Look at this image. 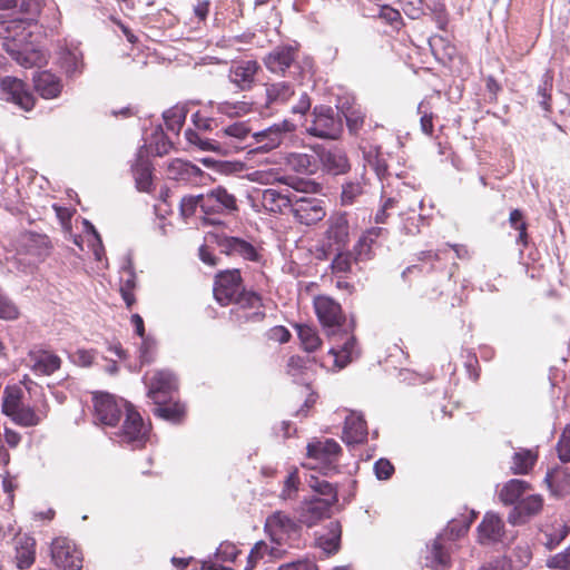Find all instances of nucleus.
Wrapping results in <instances>:
<instances>
[{
    "label": "nucleus",
    "instance_id": "obj_47",
    "mask_svg": "<svg viewBox=\"0 0 570 570\" xmlns=\"http://www.w3.org/2000/svg\"><path fill=\"white\" fill-rule=\"evenodd\" d=\"M186 115L187 110L184 106H174L166 110L163 117L167 129L178 134L185 122Z\"/></svg>",
    "mask_w": 570,
    "mask_h": 570
},
{
    "label": "nucleus",
    "instance_id": "obj_28",
    "mask_svg": "<svg viewBox=\"0 0 570 570\" xmlns=\"http://www.w3.org/2000/svg\"><path fill=\"white\" fill-rule=\"evenodd\" d=\"M341 534V524L337 521H331L324 532L316 534V546L327 556L334 554L340 549Z\"/></svg>",
    "mask_w": 570,
    "mask_h": 570
},
{
    "label": "nucleus",
    "instance_id": "obj_53",
    "mask_svg": "<svg viewBox=\"0 0 570 570\" xmlns=\"http://www.w3.org/2000/svg\"><path fill=\"white\" fill-rule=\"evenodd\" d=\"M203 198H204V194H200L197 196L190 195V196L183 197L180 200V204H179L180 215L184 218L191 217L198 207L202 209Z\"/></svg>",
    "mask_w": 570,
    "mask_h": 570
},
{
    "label": "nucleus",
    "instance_id": "obj_39",
    "mask_svg": "<svg viewBox=\"0 0 570 570\" xmlns=\"http://www.w3.org/2000/svg\"><path fill=\"white\" fill-rule=\"evenodd\" d=\"M285 552V548H279L277 546L269 547L265 541H258L254 544L247 557L245 570H253L256 563L266 554H269L273 558H282Z\"/></svg>",
    "mask_w": 570,
    "mask_h": 570
},
{
    "label": "nucleus",
    "instance_id": "obj_5",
    "mask_svg": "<svg viewBox=\"0 0 570 570\" xmlns=\"http://www.w3.org/2000/svg\"><path fill=\"white\" fill-rule=\"evenodd\" d=\"M326 230L318 258L327 259L334 250L344 249L350 242V224L345 214H334L326 220Z\"/></svg>",
    "mask_w": 570,
    "mask_h": 570
},
{
    "label": "nucleus",
    "instance_id": "obj_64",
    "mask_svg": "<svg viewBox=\"0 0 570 570\" xmlns=\"http://www.w3.org/2000/svg\"><path fill=\"white\" fill-rule=\"evenodd\" d=\"M424 102H421L417 107V112L421 115L420 125L421 130L428 135L431 136L433 134V114L428 112L426 110H423Z\"/></svg>",
    "mask_w": 570,
    "mask_h": 570
},
{
    "label": "nucleus",
    "instance_id": "obj_41",
    "mask_svg": "<svg viewBox=\"0 0 570 570\" xmlns=\"http://www.w3.org/2000/svg\"><path fill=\"white\" fill-rule=\"evenodd\" d=\"M529 487L523 480L512 479L503 485L499 498L504 504H517Z\"/></svg>",
    "mask_w": 570,
    "mask_h": 570
},
{
    "label": "nucleus",
    "instance_id": "obj_15",
    "mask_svg": "<svg viewBox=\"0 0 570 570\" xmlns=\"http://www.w3.org/2000/svg\"><path fill=\"white\" fill-rule=\"evenodd\" d=\"M220 146L233 150H242L250 147L253 134L247 122L235 121L224 126L217 131Z\"/></svg>",
    "mask_w": 570,
    "mask_h": 570
},
{
    "label": "nucleus",
    "instance_id": "obj_55",
    "mask_svg": "<svg viewBox=\"0 0 570 570\" xmlns=\"http://www.w3.org/2000/svg\"><path fill=\"white\" fill-rule=\"evenodd\" d=\"M19 317L18 306L2 292H0V318L12 321Z\"/></svg>",
    "mask_w": 570,
    "mask_h": 570
},
{
    "label": "nucleus",
    "instance_id": "obj_8",
    "mask_svg": "<svg viewBox=\"0 0 570 570\" xmlns=\"http://www.w3.org/2000/svg\"><path fill=\"white\" fill-rule=\"evenodd\" d=\"M299 191L293 194L289 212L293 214L295 219L304 225L311 226L321 222L326 210L323 206L324 202L306 195H298Z\"/></svg>",
    "mask_w": 570,
    "mask_h": 570
},
{
    "label": "nucleus",
    "instance_id": "obj_32",
    "mask_svg": "<svg viewBox=\"0 0 570 570\" xmlns=\"http://www.w3.org/2000/svg\"><path fill=\"white\" fill-rule=\"evenodd\" d=\"M20 244L26 254L37 258L45 257L49 250L48 237L37 233H26L22 235Z\"/></svg>",
    "mask_w": 570,
    "mask_h": 570
},
{
    "label": "nucleus",
    "instance_id": "obj_56",
    "mask_svg": "<svg viewBox=\"0 0 570 570\" xmlns=\"http://www.w3.org/2000/svg\"><path fill=\"white\" fill-rule=\"evenodd\" d=\"M298 484H299V479H298V474H297V471H293L291 472L286 480L284 481V487H283V490L281 492V499L283 500H293L296 498V493L298 491Z\"/></svg>",
    "mask_w": 570,
    "mask_h": 570
},
{
    "label": "nucleus",
    "instance_id": "obj_9",
    "mask_svg": "<svg viewBox=\"0 0 570 570\" xmlns=\"http://www.w3.org/2000/svg\"><path fill=\"white\" fill-rule=\"evenodd\" d=\"M51 559L61 570H80L82 556L76 544L67 538H57L50 547Z\"/></svg>",
    "mask_w": 570,
    "mask_h": 570
},
{
    "label": "nucleus",
    "instance_id": "obj_51",
    "mask_svg": "<svg viewBox=\"0 0 570 570\" xmlns=\"http://www.w3.org/2000/svg\"><path fill=\"white\" fill-rule=\"evenodd\" d=\"M161 403L163 402L156 403L157 406L154 409L155 415L163 417L167 421H171V422L180 421V419L183 417V415L185 413L184 405H181L179 403H173V404H161Z\"/></svg>",
    "mask_w": 570,
    "mask_h": 570
},
{
    "label": "nucleus",
    "instance_id": "obj_50",
    "mask_svg": "<svg viewBox=\"0 0 570 570\" xmlns=\"http://www.w3.org/2000/svg\"><path fill=\"white\" fill-rule=\"evenodd\" d=\"M252 110V104L245 100L242 101H222L217 104V111L228 117H239L248 114Z\"/></svg>",
    "mask_w": 570,
    "mask_h": 570
},
{
    "label": "nucleus",
    "instance_id": "obj_18",
    "mask_svg": "<svg viewBox=\"0 0 570 570\" xmlns=\"http://www.w3.org/2000/svg\"><path fill=\"white\" fill-rule=\"evenodd\" d=\"M215 243L220 253L228 256H239L252 262H257L259 259V254L254 245L243 238L217 235L215 236Z\"/></svg>",
    "mask_w": 570,
    "mask_h": 570
},
{
    "label": "nucleus",
    "instance_id": "obj_4",
    "mask_svg": "<svg viewBox=\"0 0 570 570\" xmlns=\"http://www.w3.org/2000/svg\"><path fill=\"white\" fill-rule=\"evenodd\" d=\"M469 527L470 522L450 521L444 533L436 537L431 547H428L425 566L431 570H445L450 566V554L443 544L444 538L455 540L466 533Z\"/></svg>",
    "mask_w": 570,
    "mask_h": 570
},
{
    "label": "nucleus",
    "instance_id": "obj_40",
    "mask_svg": "<svg viewBox=\"0 0 570 570\" xmlns=\"http://www.w3.org/2000/svg\"><path fill=\"white\" fill-rule=\"evenodd\" d=\"M169 170L175 179L186 181H196L204 174L198 166L181 159L174 160L169 166Z\"/></svg>",
    "mask_w": 570,
    "mask_h": 570
},
{
    "label": "nucleus",
    "instance_id": "obj_6",
    "mask_svg": "<svg viewBox=\"0 0 570 570\" xmlns=\"http://www.w3.org/2000/svg\"><path fill=\"white\" fill-rule=\"evenodd\" d=\"M341 453L340 444L333 439L314 440L307 444V456L314 463H308L311 469H318L324 475L336 471V464Z\"/></svg>",
    "mask_w": 570,
    "mask_h": 570
},
{
    "label": "nucleus",
    "instance_id": "obj_12",
    "mask_svg": "<svg viewBox=\"0 0 570 570\" xmlns=\"http://www.w3.org/2000/svg\"><path fill=\"white\" fill-rule=\"evenodd\" d=\"M294 129L295 126L288 120L274 124L264 130L253 134L250 148L253 147L261 151H271L281 146L286 134L294 131Z\"/></svg>",
    "mask_w": 570,
    "mask_h": 570
},
{
    "label": "nucleus",
    "instance_id": "obj_25",
    "mask_svg": "<svg viewBox=\"0 0 570 570\" xmlns=\"http://www.w3.org/2000/svg\"><path fill=\"white\" fill-rule=\"evenodd\" d=\"M287 165L301 174L313 175L320 168L318 147L313 148L312 153H291L286 157Z\"/></svg>",
    "mask_w": 570,
    "mask_h": 570
},
{
    "label": "nucleus",
    "instance_id": "obj_31",
    "mask_svg": "<svg viewBox=\"0 0 570 570\" xmlns=\"http://www.w3.org/2000/svg\"><path fill=\"white\" fill-rule=\"evenodd\" d=\"M232 304H235L243 309H255L253 313L244 315L246 321L258 322L265 316V313L261 311L262 298L255 292L243 289Z\"/></svg>",
    "mask_w": 570,
    "mask_h": 570
},
{
    "label": "nucleus",
    "instance_id": "obj_24",
    "mask_svg": "<svg viewBox=\"0 0 570 570\" xmlns=\"http://www.w3.org/2000/svg\"><path fill=\"white\" fill-rule=\"evenodd\" d=\"M177 389L175 375L166 370L157 371L150 380L148 396L155 402H163V397Z\"/></svg>",
    "mask_w": 570,
    "mask_h": 570
},
{
    "label": "nucleus",
    "instance_id": "obj_20",
    "mask_svg": "<svg viewBox=\"0 0 570 570\" xmlns=\"http://www.w3.org/2000/svg\"><path fill=\"white\" fill-rule=\"evenodd\" d=\"M318 159L323 170L334 176L346 174L351 169L345 151L340 148L318 147Z\"/></svg>",
    "mask_w": 570,
    "mask_h": 570
},
{
    "label": "nucleus",
    "instance_id": "obj_60",
    "mask_svg": "<svg viewBox=\"0 0 570 570\" xmlns=\"http://www.w3.org/2000/svg\"><path fill=\"white\" fill-rule=\"evenodd\" d=\"M17 188H4V186L0 183V206H3L7 209H12L17 204Z\"/></svg>",
    "mask_w": 570,
    "mask_h": 570
},
{
    "label": "nucleus",
    "instance_id": "obj_37",
    "mask_svg": "<svg viewBox=\"0 0 570 570\" xmlns=\"http://www.w3.org/2000/svg\"><path fill=\"white\" fill-rule=\"evenodd\" d=\"M294 95L291 83L281 81L266 86V107L272 108L277 105L286 104Z\"/></svg>",
    "mask_w": 570,
    "mask_h": 570
},
{
    "label": "nucleus",
    "instance_id": "obj_63",
    "mask_svg": "<svg viewBox=\"0 0 570 570\" xmlns=\"http://www.w3.org/2000/svg\"><path fill=\"white\" fill-rule=\"evenodd\" d=\"M237 554L238 550L236 546L229 542L222 543L216 550V556L222 561H234Z\"/></svg>",
    "mask_w": 570,
    "mask_h": 570
},
{
    "label": "nucleus",
    "instance_id": "obj_38",
    "mask_svg": "<svg viewBox=\"0 0 570 570\" xmlns=\"http://www.w3.org/2000/svg\"><path fill=\"white\" fill-rule=\"evenodd\" d=\"M8 416L18 425L31 428L38 425L47 416V413L45 411L37 413L30 405L22 404Z\"/></svg>",
    "mask_w": 570,
    "mask_h": 570
},
{
    "label": "nucleus",
    "instance_id": "obj_2",
    "mask_svg": "<svg viewBox=\"0 0 570 570\" xmlns=\"http://www.w3.org/2000/svg\"><path fill=\"white\" fill-rule=\"evenodd\" d=\"M314 308L327 336H345L343 344H336L330 348V354L334 356L335 365L340 368L345 367L358 355V352L355 338L343 330L345 317L341 305L330 296L320 295L314 298Z\"/></svg>",
    "mask_w": 570,
    "mask_h": 570
},
{
    "label": "nucleus",
    "instance_id": "obj_10",
    "mask_svg": "<svg viewBox=\"0 0 570 570\" xmlns=\"http://www.w3.org/2000/svg\"><path fill=\"white\" fill-rule=\"evenodd\" d=\"M238 210L237 199L225 187L217 186L204 194L202 212L205 215H228Z\"/></svg>",
    "mask_w": 570,
    "mask_h": 570
},
{
    "label": "nucleus",
    "instance_id": "obj_11",
    "mask_svg": "<svg viewBox=\"0 0 570 570\" xmlns=\"http://www.w3.org/2000/svg\"><path fill=\"white\" fill-rule=\"evenodd\" d=\"M244 289L238 269H228L217 274L214 285L216 301L225 306L232 304Z\"/></svg>",
    "mask_w": 570,
    "mask_h": 570
},
{
    "label": "nucleus",
    "instance_id": "obj_48",
    "mask_svg": "<svg viewBox=\"0 0 570 570\" xmlns=\"http://www.w3.org/2000/svg\"><path fill=\"white\" fill-rule=\"evenodd\" d=\"M22 391L18 386H7L3 391L2 411L8 416L23 403L21 402Z\"/></svg>",
    "mask_w": 570,
    "mask_h": 570
},
{
    "label": "nucleus",
    "instance_id": "obj_42",
    "mask_svg": "<svg viewBox=\"0 0 570 570\" xmlns=\"http://www.w3.org/2000/svg\"><path fill=\"white\" fill-rule=\"evenodd\" d=\"M335 256L331 263L332 273L338 277L346 276L352 272L353 263L357 261L354 259L355 255L351 250H334Z\"/></svg>",
    "mask_w": 570,
    "mask_h": 570
},
{
    "label": "nucleus",
    "instance_id": "obj_49",
    "mask_svg": "<svg viewBox=\"0 0 570 570\" xmlns=\"http://www.w3.org/2000/svg\"><path fill=\"white\" fill-rule=\"evenodd\" d=\"M308 485L314 492L326 497L323 500L331 501L332 505L337 502V490L332 483L315 476H311Z\"/></svg>",
    "mask_w": 570,
    "mask_h": 570
},
{
    "label": "nucleus",
    "instance_id": "obj_54",
    "mask_svg": "<svg viewBox=\"0 0 570 570\" xmlns=\"http://www.w3.org/2000/svg\"><path fill=\"white\" fill-rule=\"evenodd\" d=\"M351 132L355 134L364 122V114L360 108L348 107L342 110Z\"/></svg>",
    "mask_w": 570,
    "mask_h": 570
},
{
    "label": "nucleus",
    "instance_id": "obj_59",
    "mask_svg": "<svg viewBox=\"0 0 570 570\" xmlns=\"http://www.w3.org/2000/svg\"><path fill=\"white\" fill-rule=\"evenodd\" d=\"M557 450L562 462L570 461V423L563 430Z\"/></svg>",
    "mask_w": 570,
    "mask_h": 570
},
{
    "label": "nucleus",
    "instance_id": "obj_44",
    "mask_svg": "<svg viewBox=\"0 0 570 570\" xmlns=\"http://www.w3.org/2000/svg\"><path fill=\"white\" fill-rule=\"evenodd\" d=\"M132 173L137 188L141 191H148L151 186V167L149 161L139 157L132 167Z\"/></svg>",
    "mask_w": 570,
    "mask_h": 570
},
{
    "label": "nucleus",
    "instance_id": "obj_43",
    "mask_svg": "<svg viewBox=\"0 0 570 570\" xmlns=\"http://www.w3.org/2000/svg\"><path fill=\"white\" fill-rule=\"evenodd\" d=\"M537 454L531 450H520L512 456L511 471L514 474H527L534 466Z\"/></svg>",
    "mask_w": 570,
    "mask_h": 570
},
{
    "label": "nucleus",
    "instance_id": "obj_61",
    "mask_svg": "<svg viewBox=\"0 0 570 570\" xmlns=\"http://www.w3.org/2000/svg\"><path fill=\"white\" fill-rule=\"evenodd\" d=\"M278 570H318L317 566L313 560L309 559H299L296 561L287 562L281 564Z\"/></svg>",
    "mask_w": 570,
    "mask_h": 570
},
{
    "label": "nucleus",
    "instance_id": "obj_22",
    "mask_svg": "<svg viewBox=\"0 0 570 570\" xmlns=\"http://www.w3.org/2000/svg\"><path fill=\"white\" fill-rule=\"evenodd\" d=\"M479 542L492 544L499 542L504 533V524L500 517L493 512H487L478 527Z\"/></svg>",
    "mask_w": 570,
    "mask_h": 570
},
{
    "label": "nucleus",
    "instance_id": "obj_29",
    "mask_svg": "<svg viewBox=\"0 0 570 570\" xmlns=\"http://www.w3.org/2000/svg\"><path fill=\"white\" fill-rule=\"evenodd\" d=\"M367 436L366 422L361 415L350 414L345 419L343 431V441L347 444H358L365 441Z\"/></svg>",
    "mask_w": 570,
    "mask_h": 570
},
{
    "label": "nucleus",
    "instance_id": "obj_35",
    "mask_svg": "<svg viewBox=\"0 0 570 570\" xmlns=\"http://www.w3.org/2000/svg\"><path fill=\"white\" fill-rule=\"evenodd\" d=\"M570 528L562 520H554L551 524H546L543 534V544L552 550L557 548L569 534Z\"/></svg>",
    "mask_w": 570,
    "mask_h": 570
},
{
    "label": "nucleus",
    "instance_id": "obj_14",
    "mask_svg": "<svg viewBox=\"0 0 570 570\" xmlns=\"http://www.w3.org/2000/svg\"><path fill=\"white\" fill-rule=\"evenodd\" d=\"M250 179L263 185L284 183L294 190L304 191V194L315 193L320 188V185L313 180L285 177L276 168L255 170L250 174Z\"/></svg>",
    "mask_w": 570,
    "mask_h": 570
},
{
    "label": "nucleus",
    "instance_id": "obj_21",
    "mask_svg": "<svg viewBox=\"0 0 570 570\" xmlns=\"http://www.w3.org/2000/svg\"><path fill=\"white\" fill-rule=\"evenodd\" d=\"M543 507L539 494H531L520 500L509 513L508 520L512 524L525 523L531 517L538 514Z\"/></svg>",
    "mask_w": 570,
    "mask_h": 570
},
{
    "label": "nucleus",
    "instance_id": "obj_16",
    "mask_svg": "<svg viewBox=\"0 0 570 570\" xmlns=\"http://www.w3.org/2000/svg\"><path fill=\"white\" fill-rule=\"evenodd\" d=\"M332 507L331 501L321 500V498L304 500L296 509L299 524L308 528L314 527L323 519L330 517Z\"/></svg>",
    "mask_w": 570,
    "mask_h": 570
},
{
    "label": "nucleus",
    "instance_id": "obj_23",
    "mask_svg": "<svg viewBox=\"0 0 570 570\" xmlns=\"http://www.w3.org/2000/svg\"><path fill=\"white\" fill-rule=\"evenodd\" d=\"M29 366L36 375H51L61 366V358L49 351L30 352Z\"/></svg>",
    "mask_w": 570,
    "mask_h": 570
},
{
    "label": "nucleus",
    "instance_id": "obj_46",
    "mask_svg": "<svg viewBox=\"0 0 570 570\" xmlns=\"http://www.w3.org/2000/svg\"><path fill=\"white\" fill-rule=\"evenodd\" d=\"M296 328L301 344L306 352H314L321 346L322 341L314 327L302 324L297 325Z\"/></svg>",
    "mask_w": 570,
    "mask_h": 570
},
{
    "label": "nucleus",
    "instance_id": "obj_13",
    "mask_svg": "<svg viewBox=\"0 0 570 570\" xmlns=\"http://www.w3.org/2000/svg\"><path fill=\"white\" fill-rule=\"evenodd\" d=\"M0 97L10 101L24 111H29L35 106V97L28 90L26 83L14 77H4L0 82Z\"/></svg>",
    "mask_w": 570,
    "mask_h": 570
},
{
    "label": "nucleus",
    "instance_id": "obj_36",
    "mask_svg": "<svg viewBox=\"0 0 570 570\" xmlns=\"http://www.w3.org/2000/svg\"><path fill=\"white\" fill-rule=\"evenodd\" d=\"M60 65L67 76L79 75L83 70V55L78 48H66L60 52Z\"/></svg>",
    "mask_w": 570,
    "mask_h": 570
},
{
    "label": "nucleus",
    "instance_id": "obj_3",
    "mask_svg": "<svg viewBox=\"0 0 570 570\" xmlns=\"http://www.w3.org/2000/svg\"><path fill=\"white\" fill-rule=\"evenodd\" d=\"M265 532L271 541L279 547H293L301 537L302 527L298 519H293L284 511H275L266 518Z\"/></svg>",
    "mask_w": 570,
    "mask_h": 570
},
{
    "label": "nucleus",
    "instance_id": "obj_19",
    "mask_svg": "<svg viewBox=\"0 0 570 570\" xmlns=\"http://www.w3.org/2000/svg\"><path fill=\"white\" fill-rule=\"evenodd\" d=\"M258 70L259 65L255 60L236 61L228 70V79L238 90L246 91L254 86Z\"/></svg>",
    "mask_w": 570,
    "mask_h": 570
},
{
    "label": "nucleus",
    "instance_id": "obj_27",
    "mask_svg": "<svg viewBox=\"0 0 570 570\" xmlns=\"http://www.w3.org/2000/svg\"><path fill=\"white\" fill-rule=\"evenodd\" d=\"M295 58V50L292 47H278L269 52L264 62L266 68L274 73H283Z\"/></svg>",
    "mask_w": 570,
    "mask_h": 570
},
{
    "label": "nucleus",
    "instance_id": "obj_33",
    "mask_svg": "<svg viewBox=\"0 0 570 570\" xmlns=\"http://www.w3.org/2000/svg\"><path fill=\"white\" fill-rule=\"evenodd\" d=\"M383 233V228L381 227H372L367 229L356 242L353 247V253L355 255V261H364L370 259L372 256V246L375 243L376 238Z\"/></svg>",
    "mask_w": 570,
    "mask_h": 570
},
{
    "label": "nucleus",
    "instance_id": "obj_57",
    "mask_svg": "<svg viewBox=\"0 0 570 570\" xmlns=\"http://www.w3.org/2000/svg\"><path fill=\"white\" fill-rule=\"evenodd\" d=\"M547 566L550 569L570 570V546L563 551L548 558Z\"/></svg>",
    "mask_w": 570,
    "mask_h": 570
},
{
    "label": "nucleus",
    "instance_id": "obj_17",
    "mask_svg": "<svg viewBox=\"0 0 570 570\" xmlns=\"http://www.w3.org/2000/svg\"><path fill=\"white\" fill-rule=\"evenodd\" d=\"M13 563L20 570L29 569L36 561V539L29 533L18 532L12 538Z\"/></svg>",
    "mask_w": 570,
    "mask_h": 570
},
{
    "label": "nucleus",
    "instance_id": "obj_7",
    "mask_svg": "<svg viewBox=\"0 0 570 570\" xmlns=\"http://www.w3.org/2000/svg\"><path fill=\"white\" fill-rule=\"evenodd\" d=\"M342 130V118L338 111L330 106H316L313 110V120L306 127L309 135L322 139H336Z\"/></svg>",
    "mask_w": 570,
    "mask_h": 570
},
{
    "label": "nucleus",
    "instance_id": "obj_62",
    "mask_svg": "<svg viewBox=\"0 0 570 570\" xmlns=\"http://www.w3.org/2000/svg\"><path fill=\"white\" fill-rule=\"evenodd\" d=\"M374 472L379 480H387L394 472V466L389 460L380 459L374 464Z\"/></svg>",
    "mask_w": 570,
    "mask_h": 570
},
{
    "label": "nucleus",
    "instance_id": "obj_58",
    "mask_svg": "<svg viewBox=\"0 0 570 570\" xmlns=\"http://www.w3.org/2000/svg\"><path fill=\"white\" fill-rule=\"evenodd\" d=\"M552 88V78L548 75L544 76L543 83L538 88V96L541 98L539 104L544 111L551 110L550 99Z\"/></svg>",
    "mask_w": 570,
    "mask_h": 570
},
{
    "label": "nucleus",
    "instance_id": "obj_45",
    "mask_svg": "<svg viewBox=\"0 0 570 570\" xmlns=\"http://www.w3.org/2000/svg\"><path fill=\"white\" fill-rule=\"evenodd\" d=\"M365 180L362 175L361 178L348 180L342 186L341 202L344 206L355 203V200L364 193Z\"/></svg>",
    "mask_w": 570,
    "mask_h": 570
},
{
    "label": "nucleus",
    "instance_id": "obj_34",
    "mask_svg": "<svg viewBox=\"0 0 570 570\" xmlns=\"http://www.w3.org/2000/svg\"><path fill=\"white\" fill-rule=\"evenodd\" d=\"M552 493L557 497H563L570 493V470L568 468H557L546 476Z\"/></svg>",
    "mask_w": 570,
    "mask_h": 570
},
{
    "label": "nucleus",
    "instance_id": "obj_52",
    "mask_svg": "<svg viewBox=\"0 0 570 570\" xmlns=\"http://www.w3.org/2000/svg\"><path fill=\"white\" fill-rule=\"evenodd\" d=\"M185 137L188 140L189 144L198 146L202 150H214V151H220L222 146L218 140H210L207 138L200 137V135L193 130L187 129L185 131Z\"/></svg>",
    "mask_w": 570,
    "mask_h": 570
},
{
    "label": "nucleus",
    "instance_id": "obj_30",
    "mask_svg": "<svg viewBox=\"0 0 570 570\" xmlns=\"http://www.w3.org/2000/svg\"><path fill=\"white\" fill-rule=\"evenodd\" d=\"M294 193L295 190L283 194L276 189H265L262 193V205L271 213H284L289 210Z\"/></svg>",
    "mask_w": 570,
    "mask_h": 570
},
{
    "label": "nucleus",
    "instance_id": "obj_1",
    "mask_svg": "<svg viewBox=\"0 0 570 570\" xmlns=\"http://www.w3.org/2000/svg\"><path fill=\"white\" fill-rule=\"evenodd\" d=\"M94 409L96 420L109 426H115L125 411L126 419L122 429L117 433L120 443L132 448L141 446L147 436V428L141 415L127 401L108 393H96L94 395Z\"/></svg>",
    "mask_w": 570,
    "mask_h": 570
},
{
    "label": "nucleus",
    "instance_id": "obj_26",
    "mask_svg": "<svg viewBox=\"0 0 570 570\" xmlns=\"http://www.w3.org/2000/svg\"><path fill=\"white\" fill-rule=\"evenodd\" d=\"M37 92L45 99H52L60 95L62 90L61 80L50 71H41L33 77Z\"/></svg>",
    "mask_w": 570,
    "mask_h": 570
}]
</instances>
